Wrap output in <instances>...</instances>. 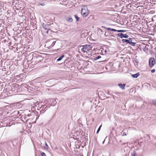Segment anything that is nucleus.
<instances>
[{
	"instance_id": "obj_1",
	"label": "nucleus",
	"mask_w": 156,
	"mask_h": 156,
	"mask_svg": "<svg viewBox=\"0 0 156 156\" xmlns=\"http://www.w3.org/2000/svg\"><path fill=\"white\" fill-rule=\"evenodd\" d=\"M43 59V57L38 53H34L32 55L31 59L32 62H34V64H36L41 62Z\"/></svg>"
},
{
	"instance_id": "obj_2",
	"label": "nucleus",
	"mask_w": 156,
	"mask_h": 156,
	"mask_svg": "<svg viewBox=\"0 0 156 156\" xmlns=\"http://www.w3.org/2000/svg\"><path fill=\"white\" fill-rule=\"evenodd\" d=\"M81 47H82L81 50L84 53L86 52L87 53V52L91 50L92 48L91 46L88 44H85Z\"/></svg>"
},
{
	"instance_id": "obj_3",
	"label": "nucleus",
	"mask_w": 156,
	"mask_h": 156,
	"mask_svg": "<svg viewBox=\"0 0 156 156\" xmlns=\"http://www.w3.org/2000/svg\"><path fill=\"white\" fill-rule=\"evenodd\" d=\"M38 107L37 110H39L40 114H42L44 113L47 109V106L46 105H41V106L38 108Z\"/></svg>"
},
{
	"instance_id": "obj_4",
	"label": "nucleus",
	"mask_w": 156,
	"mask_h": 156,
	"mask_svg": "<svg viewBox=\"0 0 156 156\" xmlns=\"http://www.w3.org/2000/svg\"><path fill=\"white\" fill-rule=\"evenodd\" d=\"M50 24H48L43 23L42 25V27L44 29V30H47L46 32L47 34L48 33V31L51 29L50 27Z\"/></svg>"
},
{
	"instance_id": "obj_5",
	"label": "nucleus",
	"mask_w": 156,
	"mask_h": 156,
	"mask_svg": "<svg viewBox=\"0 0 156 156\" xmlns=\"http://www.w3.org/2000/svg\"><path fill=\"white\" fill-rule=\"evenodd\" d=\"M155 63V59L154 58L151 57L149 60V65L150 68H152Z\"/></svg>"
},
{
	"instance_id": "obj_6",
	"label": "nucleus",
	"mask_w": 156,
	"mask_h": 156,
	"mask_svg": "<svg viewBox=\"0 0 156 156\" xmlns=\"http://www.w3.org/2000/svg\"><path fill=\"white\" fill-rule=\"evenodd\" d=\"M117 35L121 38H128L129 37V36L127 34H123L122 33H119L117 34Z\"/></svg>"
},
{
	"instance_id": "obj_7",
	"label": "nucleus",
	"mask_w": 156,
	"mask_h": 156,
	"mask_svg": "<svg viewBox=\"0 0 156 156\" xmlns=\"http://www.w3.org/2000/svg\"><path fill=\"white\" fill-rule=\"evenodd\" d=\"M81 14L83 17H86L88 15V12H86L85 9H82L81 11Z\"/></svg>"
},
{
	"instance_id": "obj_8",
	"label": "nucleus",
	"mask_w": 156,
	"mask_h": 156,
	"mask_svg": "<svg viewBox=\"0 0 156 156\" xmlns=\"http://www.w3.org/2000/svg\"><path fill=\"white\" fill-rule=\"evenodd\" d=\"M65 19V20L68 22H72L73 21V19L70 16L66 17Z\"/></svg>"
},
{
	"instance_id": "obj_9",
	"label": "nucleus",
	"mask_w": 156,
	"mask_h": 156,
	"mask_svg": "<svg viewBox=\"0 0 156 156\" xmlns=\"http://www.w3.org/2000/svg\"><path fill=\"white\" fill-rule=\"evenodd\" d=\"M119 87L122 90H124L125 89V86L126 84L124 83H119L118 84Z\"/></svg>"
},
{
	"instance_id": "obj_10",
	"label": "nucleus",
	"mask_w": 156,
	"mask_h": 156,
	"mask_svg": "<svg viewBox=\"0 0 156 156\" xmlns=\"http://www.w3.org/2000/svg\"><path fill=\"white\" fill-rule=\"evenodd\" d=\"M140 75V73L139 72L137 73L136 74H131L132 76L134 78H137Z\"/></svg>"
},
{
	"instance_id": "obj_11",
	"label": "nucleus",
	"mask_w": 156,
	"mask_h": 156,
	"mask_svg": "<svg viewBox=\"0 0 156 156\" xmlns=\"http://www.w3.org/2000/svg\"><path fill=\"white\" fill-rule=\"evenodd\" d=\"M144 47L143 50L144 52L147 53L148 51V48L147 46L145 45V44H144Z\"/></svg>"
},
{
	"instance_id": "obj_12",
	"label": "nucleus",
	"mask_w": 156,
	"mask_h": 156,
	"mask_svg": "<svg viewBox=\"0 0 156 156\" xmlns=\"http://www.w3.org/2000/svg\"><path fill=\"white\" fill-rule=\"evenodd\" d=\"M122 43L124 44L125 43H127L129 44V41L128 39H122Z\"/></svg>"
},
{
	"instance_id": "obj_13",
	"label": "nucleus",
	"mask_w": 156,
	"mask_h": 156,
	"mask_svg": "<svg viewBox=\"0 0 156 156\" xmlns=\"http://www.w3.org/2000/svg\"><path fill=\"white\" fill-rule=\"evenodd\" d=\"M74 17H75V19H76V22L79 21H80V18L78 17V16L76 15H74Z\"/></svg>"
},
{
	"instance_id": "obj_14",
	"label": "nucleus",
	"mask_w": 156,
	"mask_h": 156,
	"mask_svg": "<svg viewBox=\"0 0 156 156\" xmlns=\"http://www.w3.org/2000/svg\"><path fill=\"white\" fill-rule=\"evenodd\" d=\"M64 57V55H62L61 56H60L59 58L57 59V61H61L63 58Z\"/></svg>"
},
{
	"instance_id": "obj_15",
	"label": "nucleus",
	"mask_w": 156,
	"mask_h": 156,
	"mask_svg": "<svg viewBox=\"0 0 156 156\" xmlns=\"http://www.w3.org/2000/svg\"><path fill=\"white\" fill-rule=\"evenodd\" d=\"M44 148L46 149H48V146L46 142V141H44Z\"/></svg>"
},
{
	"instance_id": "obj_16",
	"label": "nucleus",
	"mask_w": 156,
	"mask_h": 156,
	"mask_svg": "<svg viewBox=\"0 0 156 156\" xmlns=\"http://www.w3.org/2000/svg\"><path fill=\"white\" fill-rule=\"evenodd\" d=\"M56 43V41H54L51 44V45L49 46L48 48H50L53 47V46L55 45V43Z\"/></svg>"
},
{
	"instance_id": "obj_17",
	"label": "nucleus",
	"mask_w": 156,
	"mask_h": 156,
	"mask_svg": "<svg viewBox=\"0 0 156 156\" xmlns=\"http://www.w3.org/2000/svg\"><path fill=\"white\" fill-rule=\"evenodd\" d=\"M152 101L153 105L156 106V99L153 100Z\"/></svg>"
},
{
	"instance_id": "obj_18",
	"label": "nucleus",
	"mask_w": 156,
	"mask_h": 156,
	"mask_svg": "<svg viewBox=\"0 0 156 156\" xmlns=\"http://www.w3.org/2000/svg\"><path fill=\"white\" fill-rule=\"evenodd\" d=\"M131 156H137L136 152L135 151H133V152L131 153Z\"/></svg>"
},
{
	"instance_id": "obj_19",
	"label": "nucleus",
	"mask_w": 156,
	"mask_h": 156,
	"mask_svg": "<svg viewBox=\"0 0 156 156\" xmlns=\"http://www.w3.org/2000/svg\"><path fill=\"white\" fill-rule=\"evenodd\" d=\"M104 27V28H105V29H106V30H108L112 31V28H110L106 27Z\"/></svg>"
},
{
	"instance_id": "obj_20",
	"label": "nucleus",
	"mask_w": 156,
	"mask_h": 156,
	"mask_svg": "<svg viewBox=\"0 0 156 156\" xmlns=\"http://www.w3.org/2000/svg\"><path fill=\"white\" fill-rule=\"evenodd\" d=\"M128 8H129V10H132L133 8L132 7V6L130 4H129L128 5Z\"/></svg>"
},
{
	"instance_id": "obj_21",
	"label": "nucleus",
	"mask_w": 156,
	"mask_h": 156,
	"mask_svg": "<svg viewBox=\"0 0 156 156\" xmlns=\"http://www.w3.org/2000/svg\"><path fill=\"white\" fill-rule=\"evenodd\" d=\"M101 57L100 55H99L97 57H95L94 58V60L95 61L101 58Z\"/></svg>"
},
{
	"instance_id": "obj_22",
	"label": "nucleus",
	"mask_w": 156,
	"mask_h": 156,
	"mask_svg": "<svg viewBox=\"0 0 156 156\" xmlns=\"http://www.w3.org/2000/svg\"><path fill=\"white\" fill-rule=\"evenodd\" d=\"M52 103H53V104H52L51 105L54 106L57 103V101L55 100H53Z\"/></svg>"
},
{
	"instance_id": "obj_23",
	"label": "nucleus",
	"mask_w": 156,
	"mask_h": 156,
	"mask_svg": "<svg viewBox=\"0 0 156 156\" xmlns=\"http://www.w3.org/2000/svg\"><path fill=\"white\" fill-rule=\"evenodd\" d=\"M127 30H118L117 31L118 32H126Z\"/></svg>"
},
{
	"instance_id": "obj_24",
	"label": "nucleus",
	"mask_w": 156,
	"mask_h": 156,
	"mask_svg": "<svg viewBox=\"0 0 156 156\" xmlns=\"http://www.w3.org/2000/svg\"><path fill=\"white\" fill-rule=\"evenodd\" d=\"M101 126H102V125H101L98 128V130H97V131L96 132V133L97 134H98L99 133V132L101 128Z\"/></svg>"
},
{
	"instance_id": "obj_25",
	"label": "nucleus",
	"mask_w": 156,
	"mask_h": 156,
	"mask_svg": "<svg viewBox=\"0 0 156 156\" xmlns=\"http://www.w3.org/2000/svg\"><path fill=\"white\" fill-rule=\"evenodd\" d=\"M128 40V42H129V44H131V42H132V39L131 38H129V39Z\"/></svg>"
},
{
	"instance_id": "obj_26",
	"label": "nucleus",
	"mask_w": 156,
	"mask_h": 156,
	"mask_svg": "<svg viewBox=\"0 0 156 156\" xmlns=\"http://www.w3.org/2000/svg\"><path fill=\"white\" fill-rule=\"evenodd\" d=\"M41 156H46L45 153L43 152H41Z\"/></svg>"
},
{
	"instance_id": "obj_27",
	"label": "nucleus",
	"mask_w": 156,
	"mask_h": 156,
	"mask_svg": "<svg viewBox=\"0 0 156 156\" xmlns=\"http://www.w3.org/2000/svg\"><path fill=\"white\" fill-rule=\"evenodd\" d=\"M136 44V42H132L131 43V44L130 45H132V46H134Z\"/></svg>"
},
{
	"instance_id": "obj_28",
	"label": "nucleus",
	"mask_w": 156,
	"mask_h": 156,
	"mask_svg": "<svg viewBox=\"0 0 156 156\" xmlns=\"http://www.w3.org/2000/svg\"><path fill=\"white\" fill-rule=\"evenodd\" d=\"M118 30H116L114 29H112V31H114V32H116V31L117 32V31H118Z\"/></svg>"
},
{
	"instance_id": "obj_29",
	"label": "nucleus",
	"mask_w": 156,
	"mask_h": 156,
	"mask_svg": "<svg viewBox=\"0 0 156 156\" xmlns=\"http://www.w3.org/2000/svg\"><path fill=\"white\" fill-rule=\"evenodd\" d=\"M151 72L152 73H154L155 72V69H153L151 70Z\"/></svg>"
},
{
	"instance_id": "obj_30",
	"label": "nucleus",
	"mask_w": 156,
	"mask_h": 156,
	"mask_svg": "<svg viewBox=\"0 0 156 156\" xmlns=\"http://www.w3.org/2000/svg\"><path fill=\"white\" fill-rule=\"evenodd\" d=\"M55 115H56V113H55L54 115H53V116L52 117L51 119H52L55 116Z\"/></svg>"
},
{
	"instance_id": "obj_31",
	"label": "nucleus",
	"mask_w": 156,
	"mask_h": 156,
	"mask_svg": "<svg viewBox=\"0 0 156 156\" xmlns=\"http://www.w3.org/2000/svg\"><path fill=\"white\" fill-rule=\"evenodd\" d=\"M82 131V130L81 129H80L79 130H78V132L80 133V132Z\"/></svg>"
},
{
	"instance_id": "obj_32",
	"label": "nucleus",
	"mask_w": 156,
	"mask_h": 156,
	"mask_svg": "<svg viewBox=\"0 0 156 156\" xmlns=\"http://www.w3.org/2000/svg\"><path fill=\"white\" fill-rule=\"evenodd\" d=\"M126 133L125 132H123L122 134V136H126Z\"/></svg>"
},
{
	"instance_id": "obj_33",
	"label": "nucleus",
	"mask_w": 156,
	"mask_h": 156,
	"mask_svg": "<svg viewBox=\"0 0 156 156\" xmlns=\"http://www.w3.org/2000/svg\"><path fill=\"white\" fill-rule=\"evenodd\" d=\"M135 62H136L137 63H138L139 62V61L137 59L136 60H135Z\"/></svg>"
},
{
	"instance_id": "obj_34",
	"label": "nucleus",
	"mask_w": 156,
	"mask_h": 156,
	"mask_svg": "<svg viewBox=\"0 0 156 156\" xmlns=\"http://www.w3.org/2000/svg\"><path fill=\"white\" fill-rule=\"evenodd\" d=\"M126 8H127V9H129V8H128V5L126 6Z\"/></svg>"
},
{
	"instance_id": "obj_35",
	"label": "nucleus",
	"mask_w": 156,
	"mask_h": 156,
	"mask_svg": "<svg viewBox=\"0 0 156 156\" xmlns=\"http://www.w3.org/2000/svg\"><path fill=\"white\" fill-rule=\"evenodd\" d=\"M44 5V4H41V5Z\"/></svg>"
},
{
	"instance_id": "obj_36",
	"label": "nucleus",
	"mask_w": 156,
	"mask_h": 156,
	"mask_svg": "<svg viewBox=\"0 0 156 156\" xmlns=\"http://www.w3.org/2000/svg\"><path fill=\"white\" fill-rule=\"evenodd\" d=\"M105 140H104L103 141V142H102V144H103L104 143V142H105Z\"/></svg>"
},
{
	"instance_id": "obj_37",
	"label": "nucleus",
	"mask_w": 156,
	"mask_h": 156,
	"mask_svg": "<svg viewBox=\"0 0 156 156\" xmlns=\"http://www.w3.org/2000/svg\"><path fill=\"white\" fill-rule=\"evenodd\" d=\"M155 60H156V55H155Z\"/></svg>"
},
{
	"instance_id": "obj_38",
	"label": "nucleus",
	"mask_w": 156,
	"mask_h": 156,
	"mask_svg": "<svg viewBox=\"0 0 156 156\" xmlns=\"http://www.w3.org/2000/svg\"><path fill=\"white\" fill-rule=\"evenodd\" d=\"M126 144V143H124V144Z\"/></svg>"
},
{
	"instance_id": "obj_39",
	"label": "nucleus",
	"mask_w": 156,
	"mask_h": 156,
	"mask_svg": "<svg viewBox=\"0 0 156 156\" xmlns=\"http://www.w3.org/2000/svg\"><path fill=\"white\" fill-rule=\"evenodd\" d=\"M102 156H103V155H102Z\"/></svg>"
}]
</instances>
